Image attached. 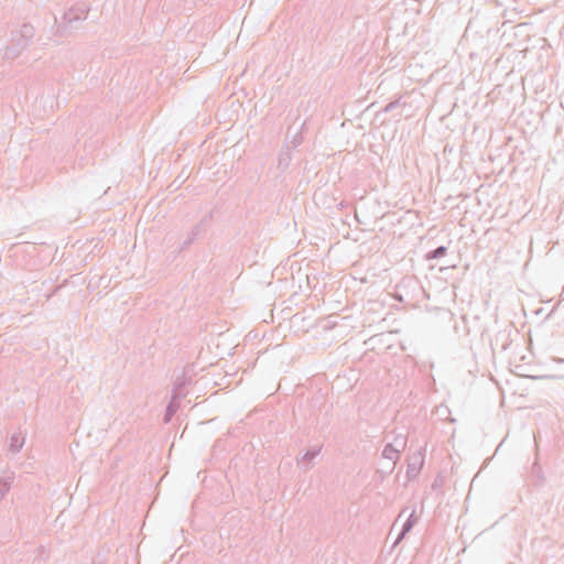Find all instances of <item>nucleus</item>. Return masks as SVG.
Masks as SVG:
<instances>
[{
	"label": "nucleus",
	"mask_w": 564,
	"mask_h": 564,
	"mask_svg": "<svg viewBox=\"0 0 564 564\" xmlns=\"http://www.w3.org/2000/svg\"><path fill=\"white\" fill-rule=\"evenodd\" d=\"M533 313H534V315L539 316V315H541L543 313V308L540 307L538 310H534Z\"/></svg>",
	"instance_id": "obj_5"
},
{
	"label": "nucleus",
	"mask_w": 564,
	"mask_h": 564,
	"mask_svg": "<svg viewBox=\"0 0 564 564\" xmlns=\"http://www.w3.org/2000/svg\"><path fill=\"white\" fill-rule=\"evenodd\" d=\"M534 445L536 448V457L534 464L531 465V486H542L545 481L543 471L541 467L538 465V462L540 459V453H539V437L534 434Z\"/></svg>",
	"instance_id": "obj_1"
},
{
	"label": "nucleus",
	"mask_w": 564,
	"mask_h": 564,
	"mask_svg": "<svg viewBox=\"0 0 564 564\" xmlns=\"http://www.w3.org/2000/svg\"><path fill=\"white\" fill-rule=\"evenodd\" d=\"M445 252H446V248L445 247H440L436 250H434L431 256H429V259H436L438 257L444 256Z\"/></svg>",
	"instance_id": "obj_2"
},
{
	"label": "nucleus",
	"mask_w": 564,
	"mask_h": 564,
	"mask_svg": "<svg viewBox=\"0 0 564 564\" xmlns=\"http://www.w3.org/2000/svg\"><path fill=\"white\" fill-rule=\"evenodd\" d=\"M530 343H531V344L533 343V339H532V338L530 339ZM532 354H533V352L531 351V355H532Z\"/></svg>",
	"instance_id": "obj_6"
},
{
	"label": "nucleus",
	"mask_w": 564,
	"mask_h": 564,
	"mask_svg": "<svg viewBox=\"0 0 564 564\" xmlns=\"http://www.w3.org/2000/svg\"><path fill=\"white\" fill-rule=\"evenodd\" d=\"M536 43L541 46V48H543L546 43V40L544 37H539L536 40Z\"/></svg>",
	"instance_id": "obj_4"
},
{
	"label": "nucleus",
	"mask_w": 564,
	"mask_h": 564,
	"mask_svg": "<svg viewBox=\"0 0 564 564\" xmlns=\"http://www.w3.org/2000/svg\"><path fill=\"white\" fill-rule=\"evenodd\" d=\"M541 378H546V379H554L555 376H540V375H532L530 376V379L531 380H536V379H541Z\"/></svg>",
	"instance_id": "obj_3"
}]
</instances>
